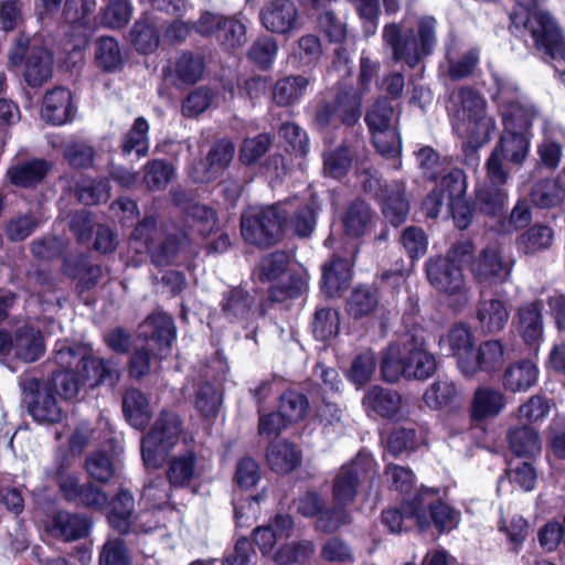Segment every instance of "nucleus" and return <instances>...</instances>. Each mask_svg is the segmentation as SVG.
<instances>
[{
  "label": "nucleus",
  "mask_w": 565,
  "mask_h": 565,
  "mask_svg": "<svg viewBox=\"0 0 565 565\" xmlns=\"http://www.w3.org/2000/svg\"><path fill=\"white\" fill-rule=\"evenodd\" d=\"M437 367L436 358L427 350L423 337L405 333L382 353L381 372L386 382L405 379L425 380Z\"/></svg>",
  "instance_id": "obj_1"
},
{
  "label": "nucleus",
  "mask_w": 565,
  "mask_h": 565,
  "mask_svg": "<svg viewBox=\"0 0 565 565\" xmlns=\"http://www.w3.org/2000/svg\"><path fill=\"white\" fill-rule=\"evenodd\" d=\"M416 28L415 32L403 20L402 23L385 24L382 31L383 44L392 51L393 60L402 61L412 68L430 55L437 43V21L434 17H420Z\"/></svg>",
  "instance_id": "obj_2"
},
{
  "label": "nucleus",
  "mask_w": 565,
  "mask_h": 565,
  "mask_svg": "<svg viewBox=\"0 0 565 565\" xmlns=\"http://www.w3.org/2000/svg\"><path fill=\"white\" fill-rule=\"evenodd\" d=\"M486 108L484 98L471 87H461L450 96L452 128L472 150L487 143L495 130V121Z\"/></svg>",
  "instance_id": "obj_3"
},
{
  "label": "nucleus",
  "mask_w": 565,
  "mask_h": 565,
  "mask_svg": "<svg viewBox=\"0 0 565 565\" xmlns=\"http://www.w3.org/2000/svg\"><path fill=\"white\" fill-rule=\"evenodd\" d=\"M546 0H513L510 20L516 30L525 29L535 47L551 58L565 60V40L553 17L539 7Z\"/></svg>",
  "instance_id": "obj_4"
},
{
  "label": "nucleus",
  "mask_w": 565,
  "mask_h": 565,
  "mask_svg": "<svg viewBox=\"0 0 565 565\" xmlns=\"http://www.w3.org/2000/svg\"><path fill=\"white\" fill-rule=\"evenodd\" d=\"M193 445L182 428L179 416L163 411L142 437L141 457L147 467H158L173 451Z\"/></svg>",
  "instance_id": "obj_5"
},
{
  "label": "nucleus",
  "mask_w": 565,
  "mask_h": 565,
  "mask_svg": "<svg viewBox=\"0 0 565 565\" xmlns=\"http://www.w3.org/2000/svg\"><path fill=\"white\" fill-rule=\"evenodd\" d=\"M162 233L156 227L153 217H146L131 234L130 244L137 253H149L158 266L179 262L188 252L190 238L183 232Z\"/></svg>",
  "instance_id": "obj_6"
},
{
  "label": "nucleus",
  "mask_w": 565,
  "mask_h": 565,
  "mask_svg": "<svg viewBox=\"0 0 565 565\" xmlns=\"http://www.w3.org/2000/svg\"><path fill=\"white\" fill-rule=\"evenodd\" d=\"M141 334L147 339V348L138 349L131 356L129 373L132 377L139 379L149 373L151 367L150 352L158 359L168 356L171 344L174 340V326L169 315L153 313L142 323Z\"/></svg>",
  "instance_id": "obj_7"
},
{
  "label": "nucleus",
  "mask_w": 565,
  "mask_h": 565,
  "mask_svg": "<svg viewBox=\"0 0 565 565\" xmlns=\"http://www.w3.org/2000/svg\"><path fill=\"white\" fill-rule=\"evenodd\" d=\"M290 202L271 206H253L247 209L241 220L244 239L253 245L268 246L277 241L287 221Z\"/></svg>",
  "instance_id": "obj_8"
},
{
  "label": "nucleus",
  "mask_w": 565,
  "mask_h": 565,
  "mask_svg": "<svg viewBox=\"0 0 565 565\" xmlns=\"http://www.w3.org/2000/svg\"><path fill=\"white\" fill-rule=\"evenodd\" d=\"M78 360L77 377L82 385L94 387L99 383L114 386L119 380L118 369L110 362L86 355L79 347H70L58 341L55 347V361L61 367H71Z\"/></svg>",
  "instance_id": "obj_9"
},
{
  "label": "nucleus",
  "mask_w": 565,
  "mask_h": 565,
  "mask_svg": "<svg viewBox=\"0 0 565 565\" xmlns=\"http://www.w3.org/2000/svg\"><path fill=\"white\" fill-rule=\"evenodd\" d=\"M366 125L372 134L376 150L386 158H396L401 153L402 142L396 130L397 115L386 99H379L365 115Z\"/></svg>",
  "instance_id": "obj_10"
},
{
  "label": "nucleus",
  "mask_w": 565,
  "mask_h": 565,
  "mask_svg": "<svg viewBox=\"0 0 565 565\" xmlns=\"http://www.w3.org/2000/svg\"><path fill=\"white\" fill-rule=\"evenodd\" d=\"M512 124H508V129L503 132L499 142L492 150L487 160V169L492 180L503 181L505 173H509L503 161L521 166L529 156L532 134L512 131Z\"/></svg>",
  "instance_id": "obj_11"
},
{
  "label": "nucleus",
  "mask_w": 565,
  "mask_h": 565,
  "mask_svg": "<svg viewBox=\"0 0 565 565\" xmlns=\"http://www.w3.org/2000/svg\"><path fill=\"white\" fill-rule=\"evenodd\" d=\"M361 95L352 87L339 86L332 100H322L318 104L313 125L323 130L340 118L343 125L353 126L361 117Z\"/></svg>",
  "instance_id": "obj_12"
},
{
  "label": "nucleus",
  "mask_w": 565,
  "mask_h": 565,
  "mask_svg": "<svg viewBox=\"0 0 565 565\" xmlns=\"http://www.w3.org/2000/svg\"><path fill=\"white\" fill-rule=\"evenodd\" d=\"M376 472L375 460L365 451H360L353 460L343 465L333 478L332 495L335 505L351 504L356 497L361 480Z\"/></svg>",
  "instance_id": "obj_13"
},
{
  "label": "nucleus",
  "mask_w": 565,
  "mask_h": 565,
  "mask_svg": "<svg viewBox=\"0 0 565 565\" xmlns=\"http://www.w3.org/2000/svg\"><path fill=\"white\" fill-rule=\"evenodd\" d=\"M426 274L430 285L439 292L456 297L460 305L469 300L468 288L462 268L454 259L437 257L426 264Z\"/></svg>",
  "instance_id": "obj_14"
},
{
  "label": "nucleus",
  "mask_w": 565,
  "mask_h": 565,
  "mask_svg": "<svg viewBox=\"0 0 565 565\" xmlns=\"http://www.w3.org/2000/svg\"><path fill=\"white\" fill-rule=\"evenodd\" d=\"M408 510L420 529L434 523L440 532H449L459 524V513L445 502L434 499V492L417 495L414 503L407 507Z\"/></svg>",
  "instance_id": "obj_15"
},
{
  "label": "nucleus",
  "mask_w": 565,
  "mask_h": 565,
  "mask_svg": "<svg viewBox=\"0 0 565 565\" xmlns=\"http://www.w3.org/2000/svg\"><path fill=\"white\" fill-rule=\"evenodd\" d=\"M447 186L446 217H451L456 227L465 230L469 226L473 209L469 204L467 193V178L462 170L451 169L444 175V183Z\"/></svg>",
  "instance_id": "obj_16"
},
{
  "label": "nucleus",
  "mask_w": 565,
  "mask_h": 565,
  "mask_svg": "<svg viewBox=\"0 0 565 565\" xmlns=\"http://www.w3.org/2000/svg\"><path fill=\"white\" fill-rule=\"evenodd\" d=\"M504 361V347L501 341L487 340L480 343L477 353L472 352L469 360L461 359L460 373L466 379H472L479 372L491 374L499 371Z\"/></svg>",
  "instance_id": "obj_17"
},
{
  "label": "nucleus",
  "mask_w": 565,
  "mask_h": 565,
  "mask_svg": "<svg viewBox=\"0 0 565 565\" xmlns=\"http://www.w3.org/2000/svg\"><path fill=\"white\" fill-rule=\"evenodd\" d=\"M512 264L503 259L499 245L484 248L472 263L471 271L481 284H497L505 281L511 274Z\"/></svg>",
  "instance_id": "obj_18"
},
{
  "label": "nucleus",
  "mask_w": 565,
  "mask_h": 565,
  "mask_svg": "<svg viewBox=\"0 0 565 565\" xmlns=\"http://www.w3.org/2000/svg\"><path fill=\"white\" fill-rule=\"evenodd\" d=\"M259 17L266 30L276 34H289L299 24V11L291 0H273L266 3Z\"/></svg>",
  "instance_id": "obj_19"
},
{
  "label": "nucleus",
  "mask_w": 565,
  "mask_h": 565,
  "mask_svg": "<svg viewBox=\"0 0 565 565\" xmlns=\"http://www.w3.org/2000/svg\"><path fill=\"white\" fill-rule=\"evenodd\" d=\"M235 153V146L228 139L216 141L207 153L206 161L195 163L190 171L196 182H210L228 167Z\"/></svg>",
  "instance_id": "obj_20"
},
{
  "label": "nucleus",
  "mask_w": 565,
  "mask_h": 565,
  "mask_svg": "<svg viewBox=\"0 0 565 565\" xmlns=\"http://www.w3.org/2000/svg\"><path fill=\"white\" fill-rule=\"evenodd\" d=\"M166 470L167 479L171 487L185 488L191 484L196 476V456L194 446L173 451Z\"/></svg>",
  "instance_id": "obj_21"
},
{
  "label": "nucleus",
  "mask_w": 565,
  "mask_h": 565,
  "mask_svg": "<svg viewBox=\"0 0 565 565\" xmlns=\"http://www.w3.org/2000/svg\"><path fill=\"white\" fill-rule=\"evenodd\" d=\"M362 404L369 413L384 418H395L402 411L403 399L396 391L374 385L365 392Z\"/></svg>",
  "instance_id": "obj_22"
},
{
  "label": "nucleus",
  "mask_w": 565,
  "mask_h": 565,
  "mask_svg": "<svg viewBox=\"0 0 565 565\" xmlns=\"http://www.w3.org/2000/svg\"><path fill=\"white\" fill-rule=\"evenodd\" d=\"M508 402L504 393L495 387L479 386L471 401V418L486 420L499 416L505 408Z\"/></svg>",
  "instance_id": "obj_23"
},
{
  "label": "nucleus",
  "mask_w": 565,
  "mask_h": 565,
  "mask_svg": "<svg viewBox=\"0 0 565 565\" xmlns=\"http://www.w3.org/2000/svg\"><path fill=\"white\" fill-rule=\"evenodd\" d=\"M543 303L541 301H533L523 305L519 309V324L518 330L523 341L534 348L536 351L543 339V318H542Z\"/></svg>",
  "instance_id": "obj_24"
},
{
  "label": "nucleus",
  "mask_w": 565,
  "mask_h": 565,
  "mask_svg": "<svg viewBox=\"0 0 565 565\" xmlns=\"http://www.w3.org/2000/svg\"><path fill=\"white\" fill-rule=\"evenodd\" d=\"M380 200L383 215L392 225L398 226L406 221L409 212V201L404 182H393L385 185V191Z\"/></svg>",
  "instance_id": "obj_25"
},
{
  "label": "nucleus",
  "mask_w": 565,
  "mask_h": 565,
  "mask_svg": "<svg viewBox=\"0 0 565 565\" xmlns=\"http://www.w3.org/2000/svg\"><path fill=\"white\" fill-rule=\"evenodd\" d=\"M134 508V497L126 490L119 491L110 503V511L108 513L110 525L120 533H127L129 531L148 532L149 529L142 527L136 523Z\"/></svg>",
  "instance_id": "obj_26"
},
{
  "label": "nucleus",
  "mask_w": 565,
  "mask_h": 565,
  "mask_svg": "<svg viewBox=\"0 0 565 565\" xmlns=\"http://www.w3.org/2000/svg\"><path fill=\"white\" fill-rule=\"evenodd\" d=\"M74 113L71 92L64 87H56L44 96L41 109L42 118L52 125L67 122Z\"/></svg>",
  "instance_id": "obj_27"
},
{
  "label": "nucleus",
  "mask_w": 565,
  "mask_h": 565,
  "mask_svg": "<svg viewBox=\"0 0 565 565\" xmlns=\"http://www.w3.org/2000/svg\"><path fill=\"white\" fill-rule=\"evenodd\" d=\"M542 131L543 138L537 145L540 161L547 169H556L563 153L565 130L558 125L545 121Z\"/></svg>",
  "instance_id": "obj_28"
},
{
  "label": "nucleus",
  "mask_w": 565,
  "mask_h": 565,
  "mask_svg": "<svg viewBox=\"0 0 565 565\" xmlns=\"http://www.w3.org/2000/svg\"><path fill=\"white\" fill-rule=\"evenodd\" d=\"M475 338L469 324L459 322L454 324L448 332L440 337L439 347L457 359L460 370L461 359L469 360L473 351Z\"/></svg>",
  "instance_id": "obj_29"
},
{
  "label": "nucleus",
  "mask_w": 565,
  "mask_h": 565,
  "mask_svg": "<svg viewBox=\"0 0 565 565\" xmlns=\"http://www.w3.org/2000/svg\"><path fill=\"white\" fill-rule=\"evenodd\" d=\"M504 129H508V124H512V131L532 134V125L539 117V110L535 105L524 96L514 103L507 105L499 111Z\"/></svg>",
  "instance_id": "obj_30"
},
{
  "label": "nucleus",
  "mask_w": 565,
  "mask_h": 565,
  "mask_svg": "<svg viewBox=\"0 0 565 565\" xmlns=\"http://www.w3.org/2000/svg\"><path fill=\"white\" fill-rule=\"evenodd\" d=\"M510 312L503 300L491 298L479 301L476 318L483 333L492 334L504 329Z\"/></svg>",
  "instance_id": "obj_31"
},
{
  "label": "nucleus",
  "mask_w": 565,
  "mask_h": 565,
  "mask_svg": "<svg viewBox=\"0 0 565 565\" xmlns=\"http://www.w3.org/2000/svg\"><path fill=\"white\" fill-rule=\"evenodd\" d=\"M508 179L509 173H505L502 182L492 180L487 170V180L476 189V200L483 213L495 215L503 210L508 201V192L504 188Z\"/></svg>",
  "instance_id": "obj_32"
},
{
  "label": "nucleus",
  "mask_w": 565,
  "mask_h": 565,
  "mask_svg": "<svg viewBox=\"0 0 565 565\" xmlns=\"http://www.w3.org/2000/svg\"><path fill=\"white\" fill-rule=\"evenodd\" d=\"M351 278V258L334 257L323 266L322 290L329 297L338 296L349 287Z\"/></svg>",
  "instance_id": "obj_33"
},
{
  "label": "nucleus",
  "mask_w": 565,
  "mask_h": 565,
  "mask_svg": "<svg viewBox=\"0 0 565 565\" xmlns=\"http://www.w3.org/2000/svg\"><path fill=\"white\" fill-rule=\"evenodd\" d=\"M89 520L81 514L58 511L54 514L49 531L64 541H75L87 535Z\"/></svg>",
  "instance_id": "obj_34"
},
{
  "label": "nucleus",
  "mask_w": 565,
  "mask_h": 565,
  "mask_svg": "<svg viewBox=\"0 0 565 565\" xmlns=\"http://www.w3.org/2000/svg\"><path fill=\"white\" fill-rule=\"evenodd\" d=\"M122 412L128 424L139 430H143L152 418L147 396L137 388H130L124 394Z\"/></svg>",
  "instance_id": "obj_35"
},
{
  "label": "nucleus",
  "mask_w": 565,
  "mask_h": 565,
  "mask_svg": "<svg viewBox=\"0 0 565 565\" xmlns=\"http://www.w3.org/2000/svg\"><path fill=\"white\" fill-rule=\"evenodd\" d=\"M29 412L39 423H56L63 417V411L57 403L52 387L42 385L29 402Z\"/></svg>",
  "instance_id": "obj_36"
},
{
  "label": "nucleus",
  "mask_w": 565,
  "mask_h": 565,
  "mask_svg": "<svg viewBox=\"0 0 565 565\" xmlns=\"http://www.w3.org/2000/svg\"><path fill=\"white\" fill-rule=\"evenodd\" d=\"M537 376L536 364L531 360H522L507 367L502 383L510 392H525L536 383Z\"/></svg>",
  "instance_id": "obj_37"
},
{
  "label": "nucleus",
  "mask_w": 565,
  "mask_h": 565,
  "mask_svg": "<svg viewBox=\"0 0 565 565\" xmlns=\"http://www.w3.org/2000/svg\"><path fill=\"white\" fill-rule=\"evenodd\" d=\"M266 458L273 471L285 475L298 467L301 456L294 444L287 440H277L268 446Z\"/></svg>",
  "instance_id": "obj_38"
},
{
  "label": "nucleus",
  "mask_w": 565,
  "mask_h": 565,
  "mask_svg": "<svg viewBox=\"0 0 565 565\" xmlns=\"http://www.w3.org/2000/svg\"><path fill=\"white\" fill-rule=\"evenodd\" d=\"M374 213L364 201L352 202L342 216V224L347 235L360 237L371 230Z\"/></svg>",
  "instance_id": "obj_39"
},
{
  "label": "nucleus",
  "mask_w": 565,
  "mask_h": 565,
  "mask_svg": "<svg viewBox=\"0 0 565 565\" xmlns=\"http://www.w3.org/2000/svg\"><path fill=\"white\" fill-rule=\"evenodd\" d=\"M52 54L43 47H32L24 64V79L30 86H41L52 74Z\"/></svg>",
  "instance_id": "obj_40"
},
{
  "label": "nucleus",
  "mask_w": 565,
  "mask_h": 565,
  "mask_svg": "<svg viewBox=\"0 0 565 565\" xmlns=\"http://www.w3.org/2000/svg\"><path fill=\"white\" fill-rule=\"evenodd\" d=\"M49 163L43 159L17 163L8 169L7 175L12 184L33 186L40 183L49 171Z\"/></svg>",
  "instance_id": "obj_41"
},
{
  "label": "nucleus",
  "mask_w": 565,
  "mask_h": 565,
  "mask_svg": "<svg viewBox=\"0 0 565 565\" xmlns=\"http://www.w3.org/2000/svg\"><path fill=\"white\" fill-rule=\"evenodd\" d=\"M554 233L545 225L535 224L523 232L515 242L516 249L523 255H535L552 246Z\"/></svg>",
  "instance_id": "obj_42"
},
{
  "label": "nucleus",
  "mask_w": 565,
  "mask_h": 565,
  "mask_svg": "<svg viewBox=\"0 0 565 565\" xmlns=\"http://www.w3.org/2000/svg\"><path fill=\"white\" fill-rule=\"evenodd\" d=\"M14 353L24 362L38 360L44 352L41 333L32 327L21 328L14 338Z\"/></svg>",
  "instance_id": "obj_43"
},
{
  "label": "nucleus",
  "mask_w": 565,
  "mask_h": 565,
  "mask_svg": "<svg viewBox=\"0 0 565 565\" xmlns=\"http://www.w3.org/2000/svg\"><path fill=\"white\" fill-rule=\"evenodd\" d=\"M309 83V78L301 75L284 77L276 82L273 98L279 106L296 104L303 96Z\"/></svg>",
  "instance_id": "obj_44"
},
{
  "label": "nucleus",
  "mask_w": 565,
  "mask_h": 565,
  "mask_svg": "<svg viewBox=\"0 0 565 565\" xmlns=\"http://www.w3.org/2000/svg\"><path fill=\"white\" fill-rule=\"evenodd\" d=\"M510 449L519 457H534L541 451V439L537 431L530 426H520L509 433Z\"/></svg>",
  "instance_id": "obj_45"
},
{
  "label": "nucleus",
  "mask_w": 565,
  "mask_h": 565,
  "mask_svg": "<svg viewBox=\"0 0 565 565\" xmlns=\"http://www.w3.org/2000/svg\"><path fill=\"white\" fill-rule=\"evenodd\" d=\"M458 387L449 377H438L423 395V401L431 409H440L450 405L458 396Z\"/></svg>",
  "instance_id": "obj_46"
},
{
  "label": "nucleus",
  "mask_w": 565,
  "mask_h": 565,
  "mask_svg": "<svg viewBox=\"0 0 565 565\" xmlns=\"http://www.w3.org/2000/svg\"><path fill=\"white\" fill-rule=\"evenodd\" d=\"M315 544L310 540H300L281 544L273 554L277 565L306 563L315 553Z\"/></svg>",
  "instance_id": "obj_47"
},
{
  "label": "nucleus",
  "mask_w": 565,
  "mask_h": 565,
  "mask_svg": "<svg viewBox=\"0 0 565 565\" xmlns=\"http://www.w3.org/2000/svg\"><path fill=\"white\" fill-rule=\"evenodd\" d=\"M493 85L490 87V95L493 103L497 104L499 111L507 105L524 97L519 90L516 82L507 74L493 72Z\"/></svg>",
  "instance_id": "obj_48"
},
{
  "label": "nucleus",
  "mask_w": 565,
  "mask_h": 565,
  "mask_svg": "<svg viewBox=\"0 0 565 565\" xmlns=\"http://www.w3.org/2000/svg\"><path fill=\"white\" fill-rule=\"evenodd\" d=\"M204 65L200 56L182 53L170 66L169 75L181 84H194L203 74Z\"/></svg>",
  "instance_id": "obj_49"
},
{
  "label": "nucleus",
  "mask_w": 565,
  "mask_h": 565,
  "mask_svg": "<svg viewBox=\"0 0 565 565\" xmlns=\"http://www.w3.org/2000/svg\"><path fill=\"white\" fill-rule=\"evenodd\" d=\"M416 160L423 177L429 181H439L452 168L430 147H423L416 152Z\"/></svg>",
  "instance_id": "obj_50"
},
{
  "label": "nucleus",
  "mask_w": 565,
  "mask_h": 565,
  "mask_svg": "<svg viewBox=\"0 0 565 565\" xmlns=\"http://www.w3.org/2000/svg\"><path fill=\"white\" fill-rule=\"evenodd\" d=\"M149 124L143 117L136 118L131 129L125 135L121 143L124 154L136 152L138 158L145 157L149 149Z\"/></svg>",
  "instance_id": "obj_51"
},
{
  "label": "nucleus",
  "mask_w": 565,
  "mask_h": 565,
  "mask_svg": "<svg viewBox=\"0 0 565 565\" xmlns=\"http://www.w3.org/2000/svg\"><path fill=\"white\" fill-rule=\"evenodd\" d=\"M130 41L139 53L150 54L159 46V34L149 20L140 19L135 22L130 31Z\"/></svg>",
  "instance_id": "obj_52"
},
{
  "label": "nucleus",
  "mask_w": 565,
  "mask_h": 565,
  "mask_svg": "<svg viewBox=\"0 0 565 565\" xmlns=\"http://www.w3.org/2000/svg\"><path fill=\"white\" fill-rule=\"evenodd\" d=\"M95 58L106 72L116 71L122 64L119 43L111 36H102L95 42Z\"/></svg>",
  "instance_id": "obj_53"
},
{
  "label": "nucleus",
  "mask_w": 565,
  "mask_h": 565,
  "mask_svg": "<svg viewBox=\"0 0 565 565\" xmlns=\"http://www.w3.org/2000/svg\"><path fill=\"white\" fill-rule=\"evenodd\" d=\"M564 198L565 189L558 179L542 180L532 190V201L543 209L559 204Z\"/></svg>",
  "instance_id": "obj_54"
},
{
  "label": "nucleus",
  "mask_w": 565,
  "mask_h": 565,
  "mask_svg": "<svg viewBox=\"0 0 565 565\" xmlns=\"http://www.w3.org/2000/svg\"><path fill=\"white\" fill-rule=\"evenodd\" d=\"M308 409L309 403L303 394L288 391L280 397L278 411L289 424L302 420Z\"/></svg>",
  "instance_id": "obj_55"
},
{
  "label": "nucleus",
  "mask_w": 565,
  "mask_h": 565,
  "mask_svg": "<svg viewBox=\"0 0 565 565\" xmlns=\"http://www.w3.org/2000/svg\"><path fill=\"white\" fill-rule=\"evenodd\" d=\"M340 328L339 315L333 309L321 308L315 313L312 332L317 340L328 341L337 335Z\"/></svg>",
  "instance_id": "obj_56"
},
{
  "label": "nucleus",
  "mask_w": 565,
  "mask_h": 565,
  "mask_svg": "<svg viewBox=\"0 0 565 565\" xmlns=\"http://www.w3.org/2000/svg\"><path fill=\"white\" fill-rule=\"evenodd\" d=\"M64 369V371L54 372L51 381L44 385L52 387L54 395L64 399H72L76 397L82 384L77 374L68 370L70 367Z\"/></svg>",
  "instance_id": "obj_57"
},
{
  "label": "nucleus",
  "mask_w": 565,
  "mask_h": 565,
  "mask_svg": "<svg viewBox=\"0 0 565 565\" xmlns=\"http://www.w3.org/2000/svg\"><path fill=\"white\" fill-rule=\"evenodd\" d=\"M174 169L163 160H152L145 167L143 182L147 188L156 191L162 190L171 181Z\"/></svg>",
  "instance_id": "obj_58"
},
{
  "label": "nucleus",
  "mask_w": 565,
  "mask_h": 565,
  "mask_svg": "<svg viewBox=\"0 0 565 565\" xmlns=\"http://www.w3.org/2000/svg\"><path fill=\"white\" fill-rule=\"evenodd\" d=\"M377 305L376 292L366 287L355 288L347 303V310L354 318L370 315Z\"/></svg>",
  "instance_id": "obj_59"
},
{
  "label": "nucleus",
  "mask_w": 565,
  "mask_h": 565,
  "mask_svg": "<svg viewBox=\"0 0 565 565\" xmlns=\"http://www.w3.org/2000/svg\"><path fill=\"white\" fill-rule=\"evenodd\" d=\"M253 298L242 289H233L225 296L223 311L228 319L243 320L249 315Z\"/></svg>",
  "instance_id": "obj_60"
},
{
  "label": "nucleus",
  "mask_w": 565,
  "mask_h": 565,
  "mask_svg": "<svg viewBox=\"0 0 565 565\" xmlns=\"http://www.w3.org/2000/svg\"><path fill=\"white\" fill-rule=\"evenodd\" d=\"M132 12L130 0H111L104 10L103 22L110 29H121L129 23Z\"/></svg>",
  "instance_id": "obj_61"
},
{
  "label": "nucleus",
  "mask_w": 565,
  "mask_h": 565,
  "mask_svg": "<svg viewBox=\"0 0 565 565\" xmlns=\"http://www.w3.org/2000/svg\"><path fill=\"white\" fill-rule=\"evenodd\" d=\"M96 6V0H66L63 18L70 24L87 25Z\"/></svg>",
  "instance_id": "obj_62"
},
{
  "label": "nucleus",
  "mask_w": 565,
  "mask_h": 565,
  "mask_svg": "<svg viewBox=\"0 0 565 565\" xmlns=\"http://www.w3.org/2000/svg\"><path fill=\"white\" fill-rule=\"evenodd\" d=\"M217 39L228 49L241 47L246 43V24L236 18H225Z\"/></svg>",
  "instance_id": "obj_63"
},
{
  "label": "nucleus",
  "mask_w": 565,
  "mask_h": 565,
  "mask_svg": "<svg viewBox=\"0 0 565 565\" xmlns=\"http://www.w3.org/2000/svg\"><path fill=\"white\" fill-rule=\"evenodd\" d=\"M375 365L376 360L373 352L361 353L352 361L348 377L360 388L371 380Z\"/></svg>",
  "instance_id": "obj_64"
}]
</instances>
